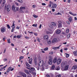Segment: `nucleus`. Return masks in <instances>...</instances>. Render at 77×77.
Here are the masks:
<instances>
[{
    "label": "nucleus",
    "instance_id": "f257e3e1",
    "mask_svg": "<svg viewBox=\"0 0 77 77\" xmlns=\"http://www.w3.org/2000/svg\"><path fill=\"white\" fill-rule=\"evenodd\" d=\"M12 11H14V12H15L17 11H18L19 8L15 7L14 5H13L12 6Z\"/></svg>",
    "mask_w": 77,
    "mask_h": 77
},
{
    "label": "nucleus",
    "instance_id": "f03ea898",
    "mask_svg": "<svg viewBox=\"0 0 77 77\" xmlns=\"http://www.w3.org/2000/svg\"><path fill=\"white\" fill-rule=\"evenodd\" d=\"M67 65V63L66 61H65V62H63L62 63L61 66V67L62 68H63V67H65V66H66Z\"/></svg>",
    "mask_w": 77,
    "mask_h": 77
},
{
    "label": "nucleus",
    "instance_id": "7ed1b4c3",
    "mask_svg": "<svg viewBox=\"0 0 77 77\" xmlns=\"http://www.w3.org/2000/svg\"><path fill=\"white\" fill-rule=\"evenodd\" d=\"M39 66H43L44 65V61L43 60H41L39 61Z\"/></svg>",
    "mask_w": 77,
    "mask_h": 77
},
{
    "label": "nucleus",
    "instance_id": "20e7f679",
    "mask_svg": "<svg viewBox=\"0 0 77 77\" xmlns=\"http://www.w3.org/2000/svg\"><path fill=\"white\" fill-rule=\"evenodd\" d=\"M64 67V69H61L62 71H66V70H68V67H69V66L67 64Z\"/></svg>",
    "mask_w": 77,
    "mask_h": 77
},
{
    "label": "nucleus",
    "instance_id": "39448f33",
    "mask_svg": "<svg viewBox=\"0 0 77 77\" xmlns=\"http://www.w3.org/2000/svg\"><path fill=\"white\" fill-rule=\"evenodd\" d=\"M19 74L20 75H22V76H23L24 77H26L27 75L25 73H24L23 72H19Z\"/></svg>",
    "mask_w": 77,
    "mask_h": 77
},
{
    "label": "nucleus",
    "instance_id": "423d86ee",
    "mask_svg": "<svg viewBox=\"0 0 77 77\" xmlns=\"http://www.w3.org/2000/svg\"><path fill=\"white\" fill-rule=\"evenodd\" d=\"M26 9L25 7H21L20 8V10L21 12L23 13L24 12V10Z\"/></svg>",
    "mask_w": 77,
    "mask_h": 77
},
{
    "label": "nucleus",
    "instance_id": "0eeeda50",
    "mask_svg": "<svg viewBox=\"0 0 77 77\" xmlns=\"http://www.w3.org/2000/svg\"><path fill=\"white\" fill-rule=\"evenodd\" d=\"M10 10H11V5H9L7 6V11H10Z\"/></svg>",
    "mask_w": 77,
    "mask_h": 77
},
{
    "label": "nucleus",
    "instance_id": "6e6552de",
    "mask_svg": "<svg viewBox=\"0 0 77 77\" xmlns=\"http://www.w3.org/2000/svg\"><path fill=\"white\" fill-rule=\"evenodd\" d=\"M62 62V60L60 59H59L57 60V65H59L61 62Z\"/></svg>",
    "mask_w": 77,
    "mask_h": 77
},
{
    "label": "nucleus",
    "instance_id": "1a4fd4ad",
    "mask_svg": "<svg viewBox=\"0 0 77 77\" xmlns=\"http://www.w3.org/2000/svg\"><path fill=\"white\" fill-rule=\"evenodd\" d=\"M61 32V30H60L59 29H57L55 33H56V34H58V35H59Z\"/></svg>",
    "mask_w": 77,
    "mask_h": 77
},
{
    "label": "nucleus",
    "instance_id": "9d476101",
    "mask_svg": "<svg viewBox=\"0 0 77 77\" xmlns=\"http://www.w3.org/2000/svg\"><path fill=\"white\" fill-rule=\"evenodd\" d=\"M26 68L27 69H28L29 70H30L31 71H34V70H35V68H34V67L29 68L28 67H26Z\"/></svg>",
    "mask_w": 77,
    "mask_h": 77
},
{
    "label": "nucleus",
    "instance_id": "9b49d317",
    "mask_svg": "<svg viewBox=\"0 0 77 77\" xmlns=\"http://www.w3.org/2000/svg\"><path fill=\"white\" fill-rule=\"evenodd\" d=\"M44 39L45 40H47L48 39V35H46L44 37Z\"/></svg>",
    "mask_w": 77,
    "mask_h": 77
},
{
    "label": "nucleus",
    "instance_id": "f8f14e48",
    "mask_svg": "<svg viewBox=\"0 0 77 77\" xmlns=\"http://www.w3.org/2000/svg\"><path fill=\"white\" fill-rule=\"evenodd\" d=\"M57 42V38H54L52 41V42L54 43V42Z\"/></svg>",
    "mask_w": 77,
    "mask_h": 77
},
{
    "label": "nucleus",
    "instance_id": "ddd939ff",
    "mask_svg": "<svg viewBox=\"0 0 77 77\" xmlns=\"http://www.w3.org/2000/svg\"><path fill=\"white\" fill-rule=\"evenodd\" d=\"M57 5L56 4H54L52 6L51 8H56Z\"/></svg>",
    "mask_w": 77,
    "mask_h": 77
},
{
    "label": "nucleus",
    "instance_id": "4468645a",
    "mask_svg": "<svg viewBox=\"0 0 77 77\" xmlns=\"http://www.w3.org/2000/svg\"><path fill=\"white\" fill-rule=\"evenodd\" d=\"M58 27H62V25L61 24V22L59 21H58Z\"/></svg>",
    "mask_w": 77,
    "mask_h": 77
},
{
    "label": "nucleus",
    "instance_id": "2eb2a0df",
    "mask_svg": "<svg viewBox=\"0 0 77 77\" xmlns=\"http://www.w3.org/2000/svg\"><path fill=\"white\" fill-rule=\"evenodd\" d=\"M73 54L75 56H77V51H73Z\"/></svg>",
    "mask_w": 77,
    "mask_h": 77
},
{
    "label": "nucleus",
    "instance_id": "dca6fc26",
    "mask_svg": "<svg viewBox=\"0 0 77 77\" xmlns=\"http://www.w3.org/2000/svg\"><path fill=\"white\" fill-rule=\"evenodd\" d=\"M32 58H31L29 60V63L31 65L32 64Z\"/></svg>",
    "mask_w": 77,
    "mask_h": 77
},
{
    "label": "nucleus",
    "instance_id": "f3484780",
    "mask_svg": "<svg viewBox=\"0 0 77 77\" xmlns=\"http://www.w3.org/2000/svg\"><path fill=\"white\" fill-rule=\"evenodd\" d=\"M60 45L58 47L53 48V50H56V49H59V48H60Z\"/></svg>",
    "mask_w": 77,
    "mask_h": 77
},
{
    "label": "nucleus",
    "instance_id": "a211bd4d",
    "mask_svg": "<svg viewBox=\"0 0 77 77\" xmlns=\"http://www.w3.org/2000/svg\"><path fill=\"white\" fill-rule=\"evenodd\" d=\"M48 63L49 65H52V63H53V60H49Z\"/></svg>",
    "mask_w": 77,
    "mask_h": 77
},
{
    "label": "nucleus",
    "instance_id": "6ab92c4d",
    "mask_svg": "<svg viewBox=\"0 0 77 77\" xmlns=\"http://www.w3.org/2000/svg\"><path fill=\"white\" fill-rule=\"evenodd\" d=\"M68 20L70 23H71V21H72V17H70L68 19Z\"/></svg>",
    "mask_w": 77,
    "mask_h": 77
},
{
    "label": "nucleus",
    "instance_id": "aec40b11",
    "mask_svg": "<svg viewBox=\"0 0 77 77\" xmlns=\"http://www.w3.org/2000/svg\"><path fill=\"white\" fill-rule=\"evenodd\" d=\"M5 2H6V1L5 0L2 2V7H3V6H5Z\"/></svg>",
    "mask_w": 77,
    "mask_h": 77
},
{
    "label": "nucleus",
    "instance_id": "412c9836",
    "mask_svg": "<svg viewBox=\"0 0 77 77\" xmlns=\"http://www.w3.org/2000/svg\"><path fill=\"white\" fill-rule=\"evenodd\" d=\"M77 68V66L76 65H74L72 67V68L73 69H76Z\"/></svg>",
    "mask_w": 77,
    "mask_h": 77
},
{
    "label": "nucleus",
    "instance_id": "4be33fe9",
    "mask_svg": "<svg viewBox=\"0 0 77 77\" xmlns=\"http://www.w3.org/2000/svg\"><path fill=\"white\" fill-rule=\"evenodd\" d=\"M69 14H71V15H73V16H75L76 15H77V14H74V13H72L71 12H69Z\"/></svg>",
    "mask_w": 77,
    "mask_h": 77
},
{
    "label": "nucleus",
    "instance_id": "5701e85b",
    "mask_svg": "<svg viewBox=\"0 0 77 77\" xmlns=\"http://www.w3.org/2000/svg\"><path fill=\"white\" fill-rule=\"evenodd\" d=\"M53 58L51 56H49V60H53Z\"/></svg>",
    "mask_w": 77,
    "mask_h": 77
},
{
    "label": "nucleus",
    "instance_id": "b1692460",
    "mask_svg": "<svg viewBox=\"0 0 77 77\" xmlns=\"http://www.w3.org/2000/svg\"><path fill=\"white\" fill-rule=\"evenodd\" d=\"M56 61H57V58H55L54 59L53 62V63H56Z\"/></svg>",
    "mask_w": 77,
    "mask_h": 77
},
{
    "label": "nucleus",
    "instance_id": "393cba45",
    "mask_svg": "<svg viewBox=\"0 0 77 77\" xmlns=\"http://www.w3.org/2000/svg\"><path fill=\"white\" fill-rule=\"evenodd\" d=\"M5 29L4 28H2L1 29V31L2 33H3L5 32Z\"/></svg>",
    "mask_w": 77,
    "mask_h": 77
},
{
    "label": "nucleus",
    "instance_id": "a878e982",
    "mask_svg": "<svg viewBox=\"0 0 77 77\" xmlns=\"http://www.w3.org/2000/svg\"><path fill=\"white\" fill-rule=\"evenodd\" d=\"M52 24L54 26H56V24L54 22H52Z\"/></svg>",
    "mask_w": 77,
    "mask_h": 77
},
{
    "label": "nucleus",
    "instance_id": "bb28decb",
    "mask_svg": "<svg viewBox=\"0 0 77 77\" xmlns=\"http://www.w3.org/2000/svg\"><path fill=\"white\" fill-rule=\"evenodd\" d=\"M55 69L56 70H59V69H60V68L59 67V66H58L55 68Z\"/></svg>",
    "mask_w": 77,
    "mask_h": 77
},
{
    "label": "nucleus",
    "instance_id": "cd10ccee",
    "mask_svg": "<svg viewBox=\"0 0 77 77\" xmlns=\"http://www.w3.org/2000/svg\"><path fill=\"white\" fill-rule=\"evenodd\" d=\"M54 68H55V66L54 64H53L52 66L51 69H54Z\"/></svg>",
    "mask_w": 77,
    "mask_h": 77
},
{
    "label": "nucleus",
    "instance_id": "c85d7f7f",
    "mask_svg": "<svg viewBox=\"0 0 77 77\" xmlns=\"http://www.w3.org/2000/svg\"><path fill=\"white\" fill-rule=\"evenodd\" d=\"M46 33L47 34H51V33H52V32H50L49 31H47L46 32Z\"/></svg>",
    "mask_w": 77,
    "mask_h": 77
},
{
    "label": "nucleus",
    "instance_id": "c756f323",
    "mask_svg": "<svg viewBox=\"0 0 77 77\" xmlns=\"http://www.w3.org/2000/svg\"><path fill=\"white\" fill-rule=\"evenodd\" d=\"M25 72L26 73V74H29V71L27 70H25Z\"/></svg>",
    "mask_w": 77,
    "mask_h": 77
},
{
    "label": "nucleus",
    "instance_id": "7c9ffc66",
    "mask_svg": "<svg viewBox=\"0 0 77 77\" xmlns=\"http://www.w3.org/2000/svg\"><path fill=\"white\" fill-rule=\"evenodd\" d=\"M7 42L8 43H9V44H10L11 43V42H10V39L8 38L7 39Z\"/></svg>",
    "mask_w": 77,
    "mask_h": 77
},
{
    "label": "nucleus",
    "instance_id": "2f4dec72",
    "mask_svg": "<svg viewBox=\"0 0 77 77\" xmlns=\"http://www.w3.org/2000/svg\"><path fill=\"white\" fill-rule=\"evenodd\" d=\"M26 65L28 67H30V65L28 63H26Z\"/></svg>",
    "mask_w": 77,
    "mask_h": 77
},
{
    "label": "nucleus",
    "instance_id": "473e14b6",
    "mask_svg": "<svg viewBox=\"0 0 77 77\" xmlns=\"http://www.w3.org/2000/svg\"><path fill=\"white\" fill-rule=\"evenodd\" d=\"M69 32V29H67L66 30V33H68V32Z\"/></svg>",
    "mask_w": 77,
    "mask_h": 77
},
{
    "label": "nucleus",
    "instance_id": "72a5a7b5",
    "mask_svg": "<svg viewBox=\"0 0 77 77\" xmlns=\"http://www.w3.org/2000/svg\"><path fill=\"white\" fill-rule=\"evenodd\" d=\"M65 54L66 55V57H69V54H68L66 53H65Z\"/></svg>",
    "mask_w": 77,
    "mask_h": 77
},
{
    "label": "nucleus",
    "instance_id": "f704fd0d",
    "mask_svg": "<svg viewBox=\"0 0 77 77\" xmlns=\"http://www.w3.org/2000/svg\"><path fill=\"white\" fill-rule=\"evenodd\" d=\"M18 0V2H19V3H23V1H22V0Z\"/></svg>",
    "mask_w": 77,
    "mask_h": 77
},
{
    "label": "nucleus",
    "instance_id": "c9c22d12",
    "mask_svg": "<svg viewBox=\"0 0 77 77\" xmlns=\"http://www.w3.org/2000/svg\"><path fill=\"white\" fill-rule=\"evenodd\" d=\"M33 17L34 18H38V16H36V15L34 14L33 15Z\"/></svg>",
    "mask_w": 77,
    "mask_h": 77
},
{
    "label": "nucleus",
    "instance_id": "e433bc0d",
    "mask_svg": "<svg viewBox=\"0 0 77 77\" xmlns=\"http://www.w3.org/2000/svg\"><path fill=\"white\" fill-rule=\"evenodd\" d=\"M12 69V67H11V66H10L8 69V70H9V71H11V69Z\"/></svg>",
    "mask_w": 77,
    "mask_h": 77
},
{
    "label": "nucleus",
    "instance_id": "4c0bfd02",
    "mask_svg": "<svg viewBox=\"0 0 77 77\" xmlns=\"http://www.w3.org/2000/svg\"><path fill=\"white\" fill-rule=\"evenodd\" d=\"M36 38L38 41V42H40V40L39 39V38L38 37H37Z\"/></svg>",
    "mask_w": 77,
    "mask_h": 77
},
{
    "label": "nucleus",
    "instance_id": "58836bf2",
    "mask_svg": "<svg viewBox=\"0 0 77 77\" xmlns=\"http://www.w3.org/2000/svg\"><path fill=\"white\" fill-rule=\"evenodd\" d=\"M15 29V26L14 27H13L12 29L11 30V32H14V30Z\"/></svg>",
    "mask_w": 77,
    "mask_h": 77
},
{
    "label": "nucleus",
    "instance_id": "ea45409f",
    "mask_svg": "<svg viewBox=\"0 0 77 77\" xmlns=\"http://www.w3.org/2000/svg\"><path fill=\"white\" fill-rule=\"evenodd\" d=\"M7 26L8 29H10V28H11L10 26H9V25L7 24Z\"/></svg>",
    "mask_w": 77,
    "mask_h": 77
},
{
    "label": "nucleus",
    "instance_id": "a19ab883",
    "mask_svg": "<svg viewBox=\"0 0 77 77\" xmlns=\"http://www.w3.org/2000/svg\"><path fill=\"white\" fill-rule=\"evenodd\" d=\"M47 43L48 44H51V41H49L47 42Z\"/></svg>",
    "mask_w": 77,
    "mask_h": 77
},
{
    "label": "nucleus",
    "instance_id": "79ce46f5",
    "mask_svg": "<svg viewBox=\"0 0 77 77\" xmlns=\"http://www.w3.org/2000/svg\"><path fill=\"white\" fill-rule=\"evenodd\" d=\"M61 75H60V74L56 76V77H61Z\"/></svg>",
    "mask_w": 77,
    "mask_h": 77
},
{
    "label": "nucleus",
    "instance_id": "37998d69",
    "mask_svg": "<svg viewBox=\"0 0 77 77\" xmlns=\"http://www.w3.org/2000/svg\"><path fill=\"white\" fill-rule=\"evenodd\" d=\"M16 37L17 38H21V36L20 35H18Z\"/></svg>",
    "mask_w": 77,
    "mask_h": 77
},
{
    "label": "nucleus",
    "instance_id": "c03bdc74",
    "mask_svg": "<svg viewBox=\"0 0 77 77\" xmlns=\"http://www.w3.org/2000/svg\"><path fill=\"white\" fill-rule=\"evenodd\" d=\"M62 35H66V34H67V33H66L64 32H62Z\"/></svg>",
    "mask_w": 77,
    "mask_h": 77
},
{
    "label": "nucleus",
    "instance_id": "a18cd8bd",
    "mask_svg": "<svg viewBox=\"0 0 77 77\" xmlns=\"http://www.w3.org/2000/svg\"><path fill=\"white\" fill-rule=\"evenodd\" d=\"M70 34H69L67 36V38H69V37H70Z\"/></svg>",
    "mask_w": 77,
    "mask_h": 77
},
{
    "label": "nucleus",
    "instance_id": "49530a36",
    "mask_svg": "<svg viewBox=\"0 0 77 77\" xmlns=\"http://www.w3.org/2000/svg\"><path fill=\"white\" fill-rule=\"evenodd\" d=\"M8 59H3V60L4 62H6V61H7Z\"/></svg>",
    "mask_w": 77,
    "mask_h": 77
},
{
    "label": "nucleus",
    "instance_id": "de8ad7c7",
    "mask_svg": "<svg viewBox=\"0 0 77 77\" xmlns=\"http://www.w3.org/2000/svg\"><path fill=\"white\" fill-rule=\"evenodd\" d=\"M23 58H24V57H23L21 56L20 57V60L22 59H23Z\"/></svg>",
    "mask_w": 77,
    "mask_h": 77
},
{
    "label": "nucleus",
    "instance_id": "09e8293b",
    "mask_svg": "<svg viewBox=\"0 0 77 77\" xmlns=\"http://www.w3.org/2000/svg\"><path fill=\"white\" fill-rule=\"evenodd\" d=\"M48 49V48H46L44 49V51H46V50H47Z\"/></svg>",
    "mask_w": 77,
    "mask_h": 77
},
{
    "label": "nucleus",
    "instance_id": "8fccbe9b",
    "mask_svg": "<svg viewBox=\"0 0 77 77\" xmlns=\"http://www.w3.org/2000/svg\"><path fill=\"white\" fill-rule=\"evenodd\" d=\"M37 26V25L36 24H33L32 25V26H34V27H36Z\"/></svg>",
    "mask_w": 77,
    "mask_h": 77
},
{
    "label": "nucleus",
    "instance_id": "3c124183",
    "mask_svg": "<svg viewBox=\"0 0 77 77\" xmlns=\"http://www.w3.org/2000/svg\"><path fill=\"white\" fill-rule=\"evenodd\" d=\"M49 54H53V52L52 51L51 52H49Z\"/></svg>",
    "mask_w": 77,
    "mask_h": 77
},
{
    "label": "nucleus",
    "instance_id": "603ef678",
    "mask_svg": "<svg viewBox=\"0 0 77 77\" xmlns=\"http://www.w3.org/2000/svg\"><path fill=\"white\" fill-rule=\"evenodd\" d=\"M35 65H37V62H36V61L35 60Z\"/></svg>",
    "mask_w": 77,
    "mask_h": 77
},
{
    "label": "nucleus",
    "instance_id": "864d4df0",
    "mask_svg": "<svg viewBox=\"0 0 77 77\" xmlns=\"http://www.w3.org/2000/svg\"><path fill=\"white\" fill-rule=\"evenodd\" d=\"M49 8H51V4H50L48 5Z\"/></svg>",
    "mask_w": 77,
    "mask_h": 77
},
{
    "label": "nucleus",
    "instance_id": "5fc2aeb1",
    "mask_svg": "<svg viewBox=\"0 0 77 77\" xmlns=\"http://www.w3.org/2000/svg\"><path fill=\"white\" fill-rule=\"evenodd\" d=\"M42 5H43V6H45L46 5V4L45 3H42Z\"/></svg>",
    "mask_w": 77,
    "mask_h": 77
},
{
    "label": "nucleus",
    "instance_id": "6e6d98bb",
    "mask_svg": "<svg viewBox=\"0 0 77 77\" xmlns=\"http://www.w3.org/2000/svg\"><path fill=\"white\" fill-rule=\"evenodd\" d=\"M52 12H54V11H55V9H54L52 8Z\"/></svg>",
    "mask_w": 77,
    "mask_h": 77
},
{
    "label": "nucleus",
    "instance_id": "4d7b16f0",
    "mask_svg": "<svg viewBox=\"0 0 77 77\" xmlns=\"http://www.w3.org/2000/svg\"><path fill=\"white\" fill-rule=\"evenodd\" d=\"M13 26H15V24H14V23H13V25L12 26V27L13 28Z\"/></svg>",
    "mask_w": 77,
    "mask_h": 77
},
{
    "label": "nucleus",
    "instance_id": "13d9d810",
    "mask_svg": "<svg viewBox=\"0 0 77 77\" xmlns=\"http://www.w3.org/2000/svg\"><path fill=\"white\" fill-rule=\"evenodd\" d=\"M34 34L35 35V36H37L38 35V34L36 33H34Z\"/></svg>",
    "mask_w": 77,
    "mask_h": 77
},
{
    "label": "nucleus",
    "instance_id": "bf43d9fd",
    "mask_svg": "<svg viewBox=\"0 0 77 77\" xmlns=\"http://www.w3.org/2000/svg\"><path fill=\"white\" fill-rule=\"evenodd\" d=\"M35 7H36V5H33L32 7L33 8H35Z\"/></svg>",
    "mask_w": 77,
    "mask_h": 77
},
{
    "label": "nucleus",
    "instance_id": "052dcab7",
    "mask_svg": "<svg viewBox=\"0 0 77 77\" xmlns=\"http://www.w3.org/2000/svg\"><path fill=\"white\" fill-rule=\"evenodd\" d=\"M46 76L47 77H50V75H46Z\"/></svg>",
    "mask_w": 77,
    "mask_h": 77
},
{
    "label": "nucleus",
    "instance_id": "680f3d73",
    "mask_svg": "<svg viewBox=\"0 0 77 77\" xmlns=\"http://www.w3.org/2000/svg\"><path fill=\"white\" fill-rule=\"evenodd\" d=\"M15 4L17 6H18V4L17 2H15Z\"/></svg>",
    "mask_w": 77,
    "mask_h": 77
},
{
    "label": "nucleus",
    "instance_id": "e2e57ef3",
    "mask_svg": "<svg viewBox=\"0 0 77 77\" xmlns=\"http://www.w3.org/2000/svg\"><path fill=\"white\" fill-rule=\"evenodd\" d=\"M28 33H31L32 34V33H33L32 32H30L29 31H28Z\"/></svg>",
    "mask_w": 77,
    "mask_h": 77
},
{
    "label": "nucleus",
    "instance_id": "0e129e2a",
    "mask_svg": "<svg viewBox=\"0 0 77 77\" xmlns=\"http://www.w3.org/2000/svg\"><path fill=\"white\" fill-rule=\"evenodd\" d=\"M66 23H67V24H69V21H67L66 22Z\"/></svg>",
    "mask_w": 77,
    "mask_h": 77
},
{
    "label": "nucleus",
    "instance_id": "69168bd1",
    "mask_svg": "<svg viewBox=\"0 0 77 77\" xmlns=\"http://www.w3.org/2000/svg\"><path fill=\"white\" fill-rule=\"evenodd\" d=\"M25 38L26 39H29V38L27 36H25Z\"/></svg>",
    "mask_w": 77,
    "mask_h": 77
},
{
    "label": "nucleus",
    "instance_id": "338daca9",
    "mask_svg": "<svg viewBox=\"0 0 77 77\" xmlns=\"http://www.w3.org/2000/svg\"><path fill=\"white\" fill-rule=\"evenodd\" d=\"M70 2H71V0H67V2H68V3H69Z\"/></svg>",
    "mask_w": 77,
    "mask_h": 77
},
{
    "label": "nucleus",
    "instance_id": "774afa93",
    "mask_svg": "<svg viewBox=\"0 0 77 77\" xmlns=\"http://www.w3.org/2000/svg\"><path fill=\"white\" fill-rule=\"evenodd\" d=\"M17 38V36L15 35V36H14L13 37V39L14 38Z\"/></svg>",
    "mask_w": 77,
    "mask_h": 77
}]
</instances>
